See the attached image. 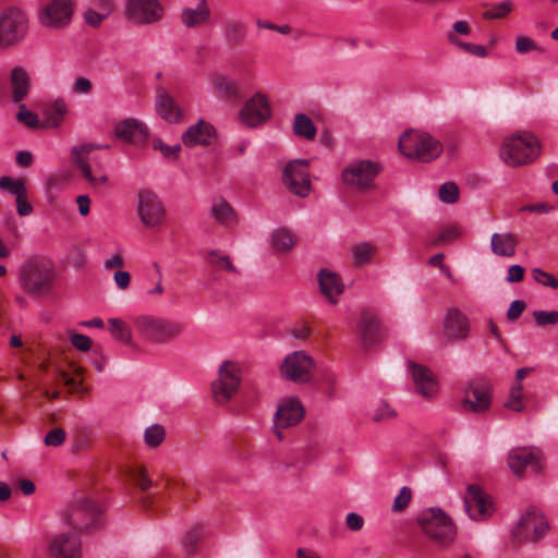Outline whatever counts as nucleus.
I'll use <instances>...</instances> for the list:
<instances>
[{
  "instance_id": "obj_41",
  "label": "nucleus",
  "mask_w": 558,
  "mask_h": 558,
  "mask_svg": "<svg viewBox=\"0 0 558 558\" xmlns=\"http://www.w3.org/2000/svg\"><path fill=\"white\" fill-rule=\"evenodd\" d=\"M205 258L211 266L223 269L230 272H235L236 269L230 260L228 255L222 254L219 251H209L206 253Z\"/></svg>"
},
{
  "instance_id": "obj_22",
  "label": "nucleus",
  "mask_w": 558,
  "mask_h": 558,
  "mask_svg": "<svg viewBox=\"0 0 558 558\" xmlns=\"http://www.w3.org/2000/svg\"><path fill=\"white\" fill-rule=\"evenodd\" d=\"M541 452L536 448H515L508 456V465L514 475L521 476L530 468L537 472L542 469Z\"/></svg>"
},
{
  "instance_id": "obj_20",
  "label": "nucleus",
  "mask_w": 558,
  "mask_h": 558,
  "mask_svg": "<svg viewBox=\"0 0 558 558\" xmlns=\"http://www.w3.org/2000/svg\"><path fill=\"white\" fill-rule=\"evenodd\" d=\"M548 531V523L538 511L526 512L513 531L517 542L537 541Z\"/></svg>"
},
{
  "instance_id": "obj_12",
  "label": "nucleus",
  "mask_w": 558,
  "mask_h": 558,
  "mask_svg": "<svg viewBox=\"0 0 558 558\" xmlns=\"http://www.w3.org/2000/svg\"><path fill=\"white\" fill-rule=\"evenodd\" d=\"M313 359L304 351H295L287 355L280 365L282 378L293 383H307L312 378Z\"/></svg>"
},
{
  "instance_id": "obj_17",
  "label": "nucleus",
  "mask_w": 558,
  "mask_h": 558,
  "mask_svg": "<svg viewBox=\"0 0 558 558\" xmlns=\"http://www.w3.org/2000/svg\"><path fill=\"white\" fill-rule=\"evenodd\" d=\"M304 416V409L296 398H286L280 401L274 416V430L282 439L281 430L299 424Z\"/></svg>"
},
{
  "instance_id": "obj_27",
  "label": "nucleus",
  "mask_w": 558,
  "mask_h": 558,
  "mask_svg": "<svg viewBox=\"0 0 558 558\" xmlns=\"http://www.w3.org/2000/svg\"><path fill=\"white\" fill-rule=\"evenodd\" d=\"M155 106L157 113L163 120L170 123H177L181 121L183 111L174 98L170 96L167 90L161 88L158 89Z\"/></svg>"
},
{
  "instance_id": "obj_28",
  "label": "nucleus",
  "mask_w": 558,
  "mask_h": 558,
  "mask_svg": "<svg viewBox=\"0 0 558 558\" xmlns=\"http://www.w3.org/2000/svg\"><path fill=\"white\" fill-rule=\"evenodd\" d=\"M215 128L205 120H199L191 125L182 135V142L185 146L194 147L197 145H208L215 136Z\"/></svg>"
},
{
  "instance_id": "obj_55",
  "label": "nucleus",
  "mask_w": 558,
  "mask_h": 558,
  "mask_svg": "<svg viewBox=\"0 0 558 558\" xmlns=\"http://www.w3.org/2000/svg\"><path fill=\"white\" fill-rule=\"evenodd\" d=\"M539 50L535 41L527 36H518L515 39V51L520 54Z\"/></svg>"
},
{
  "instance_id": "obj_18",
  "label": "nucleus",
  "mask_w": 558,
  "mask_h": 558,
  "mask_svg": "<svg viewBox=\"0 0 558 558\" xmlns=\"http://www.w3.org/2000/svg\"><path fill=\"white\" fill-rule=\"evenodd\" d=\"M96 148H98L96 145L83 144L80 146H74L71 149V161L81 170L83 177L93 186L106 184L108 181L107 174L102 171V169L97 167L95 171H93L88 163V155Z\"/></svg>"
},
{
  "instance_id": "obj_24",
  "label": "nucleus",
  "mask_w": 558,
  "mask_h": 558,
  "mask_svg": "<svg viewBox=\"0 0 558 558\" xmlns=\"http://www.w3.org/2000/svg\"><path fill=\"white\" fill-rule=\"evenodd\" d=\"M411 376L416 392L427 399H433L439 391V383L435 374L427 367L410 363Z\"/></svg>"
},
{
  "instance_id": "obj_15",
  "label": "nucleus",
  "mask_w": 558,
  "mask_h": 558,
  "mask_svg": "<svg viewBox=\"0 0 558 558\" xmlns=\"http://www.w3.org/2000/svg\"><path fill=\"white\" fill-rule=\"evenodd\" d=\"M137 213L146 227H157L166 220V209L160 198L151 191L144 190L138 193Z\"/></svg>"
},
{
  "instance_id": "obj_49",
  "label": "nucleus",
  "mask_w": 558,
  "mask_h": 558,
  "mask_svg": "<svg viewBox=\"0 0 558 558\" xmlns=\"http://www.w3.org/2000/svg\"><path fill=\"white\" fill-rule=\"evenodd\" d=\"M533 317L539 327L558 324V311H535Z\"/></svg>"
},
{
  "instance_id": "obj_64",
  "label": "nucleus",
  "mask_w": 558,
  "mask_h": 558,
  "mask_svg": "<svg viewBox=\"0 0 558 558\" xmlns=\"http://www.w3.org/2000/svg\"><path fill=\"white\" fill-rule=\"evenodd\" d=\"M524 278V268L520 265H512L508 268L507 278L508 282H520Z\"/></svg>"
},
{
  "instance_id": "obj_47",
  "label": "nucleus",
  "mask_w": 558,
  "mask_h": 558,
  "mask_svg": "<svg viewBox=\"0 0 558 558\" xmlns=\"http://www.w3.org/2000/svg\"><path fill=\"white\" fill-rule=\"evenodd\" d=\"M397 415L395 409H392L387 402L380 401L377 407L369 413V416L375 422H383L391 420Z\"/></svg>"
},
{
  "instance_id": "obj_40",
  "label": "nucleus",
  "mask_w": 558,
  "mask_h": 558,
  "mask_svg": "<svg viewBox=\"0 0 558 558\" xmlns=\"http://www.w3.org/2000/svg\"><path fill=\"white\" fill-rule=\"evenodd\" d=\"M505 407L514 412H521L524 410V389L522 384H512L509 397L505 402Z\"/></svg>"
},
{
  "instance_id": "obj_13",
  "label": "nucleus",
  "mask_w": 558,
  "mask_h": 558,
  "mask_svg": "<svg viewBox=\"0 0 558 558\" xmlns=\"http://www.w3.org/2000/svg\"><path fill=\"white\" fill-rule=\"evenodd\" d=\"M124 15L135 24H154L162 19L163 7L158 0H128Z\"/></svg>"
},
{
  "instance_id": "obj_53",
  "label": "nucleus",
  "mask_w": 558,
  "mask_h": 558,
  "mask_svg": "<svg viewBox=\"0 0 558 558\" xmlns=\"http://www.w3.org/2000/svg\"><path fill=\"white\" fill-rule=\"evenodd\" d=\"M412 499V492L409 487H402L399 494L396 496L392 505L395 511L404 510Z\"/></svg>"
},
{
  "instance_id": "obj_32",
  "label": "nucleus",
  "mask_w": 558,
  "mask_h": 558,
  "mask_svg": "<svg viewBox=\"0 0 558 558\" xmlns=\"http://www.w3.org/2000/svg\"><path fill=\"white\" fill-rule=\"evenodd\" d=\"M209 17L210 10L207 0H199L196 8L186 7L181 12V22L189 28L206 24Z\"/></svg>"
},
{
  "instance_id": "obj_16",
  "label": "nucleus",
  "mask_w": 558,
  "mask_h": 558,
  "mask_svg": "<svg viewBox=\"0 0 558 558\" xmlns=\"http://www.w3.org/2000/svg\"><path fill=\"white\" fill-rule=\"evenodd\" d=\"M239 117L241 122L250 128L265 123L271 117L269 99L262 93H255L245 101Z\"/></svg>"
},
{
  "instance_id": "obj_57",
  "label": "nucleus",
  "mask_w": 558,
  "mask_h": 558,
  "mask_svg": "<svg viewBox=\"0 0 558 558\" xmlns=\"http://www.w3.org/2000/svg\"><path fill=\"white\" fill-rule=\"evenodd\" d=\"M17 120L29 128H36L38 125V117L27 110L25 105H20Z\"/></svg>"
},
{
  "instance_id": "obj_21",
  "label": "nucleus",
  "mask_w": 558,
  "mask_h": 558,
  "mask_svg": "<svg viewBox=\"0 0 558 558\" xmlns=\"http://www.w3.org/2000/svg\"><path fill=\"white\" fill-rule=\"evenodd\" d=\"M0 191L9 193L15 198L19 216L26 217L34 211L33 205L28 199L26 180L24 178L0 177Z\"/></svg>"
},
{
  "instance_id": "obj_62",
  "label": "nucleus",
  "mask_w": 558,
  "mask_h": 558,
  "mask_svg": "<svg viewBox=\"0 0 558 558\" xmlns=\"http://www.w3.org/2000/svg\"><path fill=\"white\" fill-rule=\"evenodd\" d=\"M525 303L521 300L513 301L507 311V318L509 320H515L522 315V313L525 310Z\"/></svg>"
},
{
  "instance_id": "obj_38",
  "label": "nucleus",
  "mask_w": 558,
  "mask_h": 558,
  "mask_svg": "<svg viewBox=\"0 0 558 558\" xmlns=\"http://www.w3.org/2000/svg\"><path fill=\"white\" fill-rule=\"evenodd\" d=\"M108 325L109 331L114 339L128 345L132 344V330L128 323L121 318H109Z\"/></svg>"
},
{
  "instance_id": "obj_2",
  "label": "nucleus",
  "mask_w": 558,
  "mask_h": 558,
  "mask_svg": "<svg viewBox=\"0 0 558 558\" xmlns=\"http://www.w3.org/2000/svg\"><path fill=\"white\" fill-rule=\"evenodd\" d=\"M56 269L51 260L34 256L26 260L20 270L22 289L32 295H45L52 289Z\"/></svg>"
},
{
  "instance_id": "obj_29",
  "label": "nucleus",
  "mask_w": 558,
  "mask_h": 558,
  "mask_svg": "<svg viewBox=\"0 0 558 558\" xmlns=\"http://www.w3.org/2000/svg\"><path fill=\"white\" fill-rule=\"evenodd\" d=\"M209 82L214 93L222 100L238 99L241 96L238 81L227 74L214 73Z\"/></svg>"
},
{
  "instance_id": "obj_26",
  "label": "nucleus",
  "mask_w": 558,
  "mask_h": 558,
  "mask_svg": "<svg viewBox=\"0 0 558 558\" xmlns=\"http://www.w3.org/2000/svg\"><path fill=\"white\" fill-rule=\"evenodd\" d=\"M114 133L118 137L133 145L145 144L148 136L147 128L135 119H126L117 123Z\"/></svg>"
},
{
  "instance_id": "obj_35",
  "label": "nucleus",
  "mask_w": 558,
  "mask_h": 558,
  "mask_svg": "<svg viewBox=\"0 0 558 558\" xmlns=\"http://www.w3.org/2000/svg\"><path fill=\"white\" fill-rule=\"evenodd\" d=\"M95 7L87 9L84 13L86 24L92 27H98L113 11L111 0H98Z\"/></svg>"
},
{
  "instance_id": "obj_31",
  "label": "nucleus",
  "mask_w": 558,
  "mask_h": 558,
  "mask_svg": "<svg viewBox=\"0 0 558 558\" xmlns=\"http://www.w3.org/2000/svg\"><path fill=\"white\" fill-rule=\"evenodd\" d=\"M10 87L14 102L22 101L31 89V77L25 69L15 66L11 71Z\"/></svg>"
},
{
  "instance_id": "obj_25",
  "label": "nucleus",
  "mask_w": 558,
  "mask_h": 558,
  "mask_svg": "<svg viewBox=\"0 0 558 558\" xmlns=\"http://www.w3.org/2000/svg\"><path fill=\"white\" fill-rule=\"evenodd\" d=\"M470 323L468 317L457 308H450L444 322L445 336L453 340H464L469 336Z\"/></svg>"
},
{
  "instance_id": "obj_43",
  "label": "nucleus",
  "mask_w": 558,
  "mask_h": 558,
  "mask_svg": "<svg viewBox=\"0 0 558 558\" xmlns=\"http://www.w3.org/2000/svg\"><path fill=\"white\" fill-rule=\"evenodd\" d=\"M513 9V3L509 0L502 1L490 7L483 13V17L486 20H496L506 17Z\"/></svg>"
},
{
  "instance_id": "obj_1",
  "label": "nucleus",
  "mask_w": 558,
  "mask_h": 558,
  "mask_svg": "<svg viewBox=\"0 0 558 558\" xmlns=\"http://www.w3.org/2000/svg\"><path fill=\"white\" fill-rule=\"evenodd\" d=\"M539 154V141L534 134L525 131L505 137L499 148L500 159L512 168L534 161Z\"/></svg>"
},
{
  "instance_id": "obj_46",
  "label": "nucleus",
  "mask_w": 558,
  "mask_h": 558,
  "mask_svg": "<svg viewBox=\"0 0 558 558\" xmlns=\"http://www.w3.org/2000/svg\"><path fill=\"white\" fill-rule=\"evenodd\" d=\"M451 45L456 46L457 48H459L460 50H462L469 54H472V56H475L478 58H486L488 56V50L483 45L465 43L462 40H456L453 38H451Z\"/></svg>"
},
{
  "instance_id": "obj_60",
  "label": "nucleus",
  "mask_w": 558,
  "mask_h": 558,
  "mask_svg": "<svg viewBox=\"0 0 558 558\" xmlns=\"http://www.w3.org/2000/svg\"><path fill=\"white\" fill-rule=\"evenodd\" d=\"M202 529L201 526L192 527L183 538V545L187 550H191L196 542L201 538Z\"/></svg>"
},
{
  "instance_id": "obj_42",
  "label": "nucleus",
  "mask_w": 558,
  "mask_h": 558,
  "mask_svg": "<svg viewBox=\"0 0 558 558\" xmlns=\"http://www.w3.org/2000/svg\"><path fill=\"white\" fill-rule=\"evenodd\" d=\"M165 428L161 425L154 424L146 428L144 433V440L148 447L155 448L161 445L165 440Z\"/></svg>"
},
{
  "instance_id": "obj_37",
  "label": "nucleus",
  "mask_w": 558,
  "mask_h": 558,
  "mask_svg": "<svg viewBox=\"0 0 558 558\" xmlns=\"http://www.w3.org/2000/svg\"><path fill=\"white\" fill-rule=\"evenodd\" d=\"M296 243L295 235L286 228H279L271 235V247L278 253L290 251Z\"/></svg>"
},
{
  "instance_id": "obj_4",
  "label": "nucleus",
  "mask_w": 558,
  "mask_h": 558,
  "mask_svg": "<svg viewBox=\"0 0 558 558\" xmlns=\"http://www.w3.org/2000/svg\"><path fill=\"white\" fill-rule=\"evenodd\" d=\"M398 147L407 158L424 162L438 158L442 153L441 143L421 130L404 132L399 138Z\"/></svg>"
},
{
  "instance_id": "obj_33",
  "label": "nucleus",
  "mask_w": 558,
  "mask_h": 558,
  "mask_svg": "<svg viewBox=\"0 0 558 558\" xmlns=\"http://www.w3.org/2000/svg\"><path fill=\"white\" fill-rule=\"evenodd\" d=\"M318 280L322 293L332 303L343 292V282L336 272L323 269L318 275Z\"/></svg>"
},
{
  "instance_id": "obj_14",
  "label": "nucleus",
  "mask_w": 558,
  "mask_h": 558,
  "mask_svg": "<svg viewBox=\"0 0 558 558\" xmlns=\"http://www.w3.org/2000/svg\"><path fill=\"white\" fill-rule=\"evenodd\" d=\"M283 182L291 193L306 197L312 187L308 162L301 159L289 162L284 168Z\"/></svg>"
},
{
  "instance_id": "obj_44",
  "label": "nucleus",
  "mask_w": 558,
  "mask_h": 558,
  "mask_svg": "<svg viewBox=\"0 0 558 558\" xmlns=\"http://www.w3.org/2000/svg\"><path fill=\"white\" fill-rule=\"evenodd\" d=\"M362 339L366 344L376 341L379 335V324L376 319L363 320L361 324Z\"/></svg>"
},
{
  "instance_id": "obj_7",
  "label": "nucleus",
  "mask_w": 558,
  "mask_h": 558,
  "mask_svg": "<svg viewBox=\"0 0 558 558\" xmlns=\"http://www.w3.org/2000/svg\"><path fill=\"white\" fill-rule=\"evenodd\" d=\"M241 384V367L236 362L223 361L218 368L217 378L211 383V392L216 402L225 404L238 392Z\"/></svg>"
},
{
  "instance_id": "obj_56",
  "label": "nucleus",
  "mask_w": 558,
  "mask_h": 558,
  "mask_svg": "<svg viewBox=\"0 0 558 558\" xmlns=\"http://www.w3.org/2000/svg\"><path fill=\"white\" fill-rule=\"evenodd\" d=\"M65 437V432L62 428H53L45 436L44 442L46 446L58 447L64 442Z\"/></svg>"
},
{
  "instance_id": "obj_63",
  "label": "nucleus",
  "mask_w": 558,
  "mask_h": 558,
  "mask_svg": "<svg viewBox=\"0 0 558 558\" xmlns=\"http://www.w3.org/2000/svg\"><path fill=\"white\" fill-rule=\"evenodd\" d=\"M133 478L142 490H146L151 486V481L144 469L135 471Z\"/></svg>"
},
{
  "instance_id": "obj_8",
  "label": "nucleus",
  "mask_w": 558,
  "mask_h": 558,
  "mask_svg": "<svg viewBox=\"0 0 558 558\" xmlns=\"http://www.w3.org/2000/svg\"><path fill=\"white\" fill-rule=\"evenodd\" d=\"M423 532L432 539L448 544L452 542L456 530L451 519L439 508L423 511L418 518Z\"/></svg>"
},
{
  "instance_id": "obj_61",
  "label": "nucleus",
  "mask_w": 558,
  "mask_h": 558,
  "mask_svg": "<svg viewBox=\"0 0 558 558\" xmlns=\"http://www.w3.org/2000/svg\"><path fill=\"white\" fill-rule=\"evenodd\" d=\"M71 343L80 351L86 352L92 347V340L89 337L82 335V333H75L71 337Z\"/></svg>"
},
{
  "instance_id": "obj_58",
  "label": "nucleus",
  "mask_w": 558,
  "mask_h": 558,
  "mask_svg": "<svg viewBox=\"0 0 558 558\" xmlns=\"http://www.w3.org/2000/svg\"><path fill=\"white\" fill-rule=\"evenodd\" d=\"M125 265V258L122 252H116L110 257L104 260V268L106 270H120Z\"/></svg>"
},
{
  "instance_id": "obj_5",
  "label": "nucleus",
  "mask_w": 558,
  "mask_h": 558,
  "mask_svg": "<svg viewBox=\"0 0 558 558\" xmlns=\"http://www.w3.org/2000/svg\"><path fill=\"white\" fill-rule=\"evenodd\" d=\"M100 519L99 506L87 497L76 499L61 513L63 529L75 532L89 531L96 527Z\"/></svg>"
},
{
  "instance_id": "obj_36",
  "label": "nucleus",
  "mask_w": 558,
  "mask_h": 558,
  "mask_svg": "<svg viewBox=\"0 0 558 558\" xmlns=\"http://www.w3.org/2000/svg\"><path fill=\"white\" fill-rule=\"evenodd\" d=\"M84 368L77 365H70V371H60L59 377L72 391L85 393L87 388L83 384Z\"/></svg>"
},
{
  "instance_id": "obj_9",
  "label": "nucleus",
  "mask_w": 558,
  "mask_h": 558,
  "mask_svg": "<svg viewBox=\"0 0 558 558\" xmlns=\"http://www.w3.org/2000/svg\"><path fill=\"white\" fill-rule=\"evenodd\" d=\"M381 171L380 163L368 159L353 161L341 173L344 184L359 191L374 189L375 179Z\"/></svg>"
},
{
  "instance_id": "obj_45",
  "label": "nucleus",
  "mask_w": 558,
  "mask_h": 558,
  "mask_svg": "<svg viewBox=\"0 0 558 558\" xmlns=\"http://www.w3.org/2000/svg\"><path fill=\"white\" fill-rule=\"evenodd\" d=\"M376 248L369 243L363 242L356 244L353 247V256L355 264H365L368 263L373 255L375 254Z\"/></svg>"
},
{
  "instance_id": "obj_51",
  "label": "nucleus",
  "mask_w": 558,
  "mask_h": 558,
  "mask_svg": "<svg viewBox=\"0 0 558 558\" xmlns=\"http://www.w3.org/2000/svg\"><path fill=\"white\" fill-rule=\"evenodd\" d=\"M153 148L159 150L165 158L174 159L180 151V145L169 146L162 142L161 138L153 140Z\"/></svg>"
},
{
  "instance_id": "obj_10",
  "label": "nucleus",
  "mask_w": 558,
  "mask_h": 558,
  "mask_svg": "<svg viewBox=\"0 0 558 558\" xmlns=\"http://www.w3.org/2000/svg\"><path fill=\"white\" fill-rule=\"evenodd\" d=\"M461 408L464 412L484 413L492 405V385L485 378H474L463 388Z\"/></svg>"
},
{
  "instance_id": "obj_11",
  "label": "nucleus",
  "mask_w": 558,
  "mask_h": 558,
  "mask_svg": "<svg viewBox=\"0 0 558 558\" xmlns=\"http://www.w3.org/2000/svg\"><path fill=\"white\" fill-rule=\"evenodd\" d=\"M74 0H50L37 11L38 23L48 29H62L70 25Z\"/></svg>"
},
{
  "instance_id": "obj_54",
  "label": "nucleus",
  "mask_w": 558,
  "mask_h": 558,
  "mask_svg": "<svg viewBox=\"0 0 558 558\" xmlns=\"http://www.w3.org/2000/svg\"><path fill=\"white\" fill-rule=\"evenodd\" d=\"M471 33L470 24L466 21H457L452 24L451 31L447 35L448 41L451 44V38L460 40L459 36H468Z\"/></svg>"
},
{
  "instance_id": "obj_6",
  "label": "nucleus",
  "mask_w": 558,
  "mask_h": 558,
  "mask_svg": "<svg viewBox=\"0 0 558 558\" xmlns=\"http://www.w3.org/2000/svg\"><path fill=\"white\" fill-rule=\"evenodd\" d=\"M29 31L26 11L8 7L0 12V48L8 49L22 43Z\"/></svg>"
},
{
  "instance_id": "obj_59",
  "label": "nucleus",
  "mask_w": 558,
  "mask_h": 558,
  "mask_svg": "<svg viewBox=\"0 0 558 558\" xmlns=\"http://www.w3.org/2000/svg\"><path fill=\"white\" fill-rule=\"evenodd\" d=\"M113 281L119 290L124 291L129 289L131 284V275L125 270H116L113 274Z\"/></svg>"
},
{
  "instance_id": "obj_39",
  "label": "nucleus",
  "mask_w": 558,
  "mask_h": 558,
  "mask_svg": "<svg viewBox=\"0 0 558 558\" xmlns=\"http://www.w3.org/2000/svg\"><path fill=\"white\" fill-rule=\"evenodd\" d=\"M293 131L298 136L312 141L316 136V128L313 121L303 113L296 114L293 123Z\"/></svg>"
},
{
  "instance_id": "obj_23",
  "label": "nucleus",
  "mask_w": 558,
  "mask_h": 558,
  "mask_svg": "<svg viewBox=\"0 0 558 558\" xmlns=\"http://www.w3.org/2000/svg\"><path fill=\"white\" fill-rule=\"evenodd\" d=\"M49 551L54 558H80L81 541L75 532L64 529L49 543Z\"/></svg>"
},
{
  "instance_id": "obj_50",
  "label": "nucleus",
  "mask_w": 558,
  "mask_h": 558,
  "mask_svg": "<svg viewBox=\"0 0 558 558\" xmlns=\"http://www.w3.org/2000/svg\"><path fill=\"white\" fill-rule=\"evenodd\" d=\"M439 197L444 203L452 204L459 197V189L453 182H446L439 189Z\"/></svg>"
},
{
  "instance_id": "obj_48",
  "label": "nucleus",
  "mask_w": 558,
  "mask_h": 558,
  "mask_svg": "<svg viewBox=\"0 0 558 558\" xmlns=\"http://www.w3.org/2000/svg\"><path fill=\"white\" fill-rule=\"evenodd\" d=\"M66 111H68V107H66V104L64 102V100H62V99L56 100L50 108L49 123L52 126H58L62 122L63 117L65 116Z\"/></svg>"
},
{
  "instance_id": "obj_30",
  "label": "nucleus",
  "mask_w": 558,
  "mask_h": 558,
  "mask_svg": "<svg viewBox=\"0 0 558 558\" xmlns=\"http://www.w3.org/2000/svg\"><path fill=\"white\" fill-rule=\"evenodd\" d=\"M519 239L512 232H495L490 238V250L499 257H512L517 252Z\"/></svg>"
},
{
  "instance_id": "obj_34",
  "label": "nucleus",
  "mask_w": 558,
  "mask_h": 558,
  "mask_svg": "<svg viewBox=\"0 0 558 558\" xmlns=\"http://www.w3.org/2000/svg\"><path fill=\"white\" fill-rule=\"evenodd\" d=\"M213 218L220 225L233 226L238 222V215L230 203L221 197H215L210 209Z\"/></svg>"
},
{
  "instance_id": "obj_3",
  "label": "nucleus",
  "mask_w": 558,
  "mask_h": 558,
  "mask_svg": "<svg viewBox=\"0 0 558 558\" xmlns=\"http://www.w3.org/2000/svg\"><path fill=\"white\" fill-rule=\"evenodd\" d=\"M135 333L145 342L165 344L177 339L182 332V324L155 315H140L134 318Z\"/></svg>"
},
{
  "instance_id": "obj_52",
  "label": "nucleus",
  "mask_w": 558,
  "mask_h": 558,
  "mask_svg": "<svg viewBox=\"0 0 558 558\" xmlns=\"http://www.w3.org/2000/svg\"><path fill=\"white\" fill-rule=\"evenodd\" d=\"M532 277L535 281L545 287H550L553 289L558 288V280L551 274L541 268H534L532 270Z\"/></svg>"
},
{
  "instance_id": "obj_19",
  "label": "nucleus",
  "mask_w": 558,
  "mask_h": 558,
  "mask_svg": "<svg viewBox=\"0 0 558 558\" xmlns=\"http://www.w3.org/2000/svg\"><path fill=\"white\" fill-rule=\"evenodd\" d=\"M464 508L468 515L475 521H483L493 514L489 496L478 486L469 485L464 496Z\"/></svg>"
}]
</instances>
